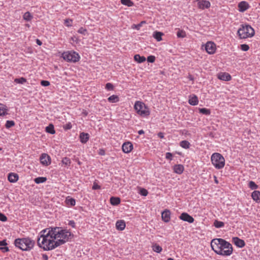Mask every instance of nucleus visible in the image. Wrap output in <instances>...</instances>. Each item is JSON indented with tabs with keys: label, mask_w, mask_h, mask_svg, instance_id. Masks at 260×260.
<instances>
[{
	"label": "nucleus",
	"mask_w": 260,
	"mask_h": 260,
	"mask_svg": "<svg viewBox=\"0 0 260 260\" xmlns=\"http://www.w3.org/2000/svg\"><path fill=\"white\" fill-rule=\"evenodd\" d=\"M41 235L38 238L37 244L39 247L43 249L44 250H51L59 246L61 241H55V239L52 235V232L50 228L43 230L41 232Z\"/></svg>",
	"instance_id": "1"
},
{
	"label": "nucleus",
	"mask_w": 260,
	"mask_h": 260,
	"mask_svg": "<svg viewBox=\"0 0 260 260\" xmlns=\"http://www.w3.org/2000/svg\"><path fill=\"white\" fill-rule=\"evenodd\" d=\"M211 247L217 254L222 256H230L233 251L232 244L224 239L215 238L211 240Z\"/></svg>",
	"instance_id": "2"
},
{
	"label": "nucleus",
	"mask_w": 260,
	"mask_h": 260,
	"mask_svg": "<svg viewBox=\"0 0 260 260\" xmlns=\"http://www.w3.org/2000/svg\"><path fill=\"white\" fill-rule=\"evenodd\" d=\"M52 232V235L54 239H59L57 241H61L62 243H59V246L64 244L66 242L71 240L74 237V235L69 230L63 229L61 227L50 228Z\"/></svg>",
	"instance_id": "3"
},
{
	"label": "nucleus",
	"mask_w": 260,
	"mask_h": 260,
	"mask_svg": "<svg viewBox=\"0 0 260 260\" xmlns=\"http://www.w3.org/2000/svg\"><path fill=\"white\" fill-rule=\"evenodd\" d=\"M35 244L34 240L30 238H18L15 240V246L23 251H29L31 249Z\"/></svg>",
	"instance_id": "4"
},
{
	"label": "nucleus",
	"mask_w": 260,
	"mask_h": 260,
	"mask_svg": "<svg viewBox=\"0 0 260 260\" xmlns=\"http://www.w3.org/2000/svg\"><path fill=\"white\" fill-rule=\"evenodd\" d=\"M237 34L240 39H246L253 37L255 30L250 25H241L238 30Z\"/></svg>",
	"instance_id": "5"
},
{
	"label": "nucleus",
	"mask_w": 260,
	"mask_h": 260,
	"mask_svg": "<svg viewBox=\"0 0 260 260\" xmlns=\"http://www.w3.org/2000/svg\"><path fill=\"white\" fill-rule=\"evenodd\" d=\"M134 108L137 114L142 117H148L150 114L148 107L141 101H136Z\"/></svg>",
	"instance_id": "6"
},
{
	"label": "nucleus",
	"mask_w": 260,
	"mask_h": 260,
	"mask_svg": "<svg viewBox=\"0 0 260 260\" xmlns=\"http://www.w3.org/2000/svg\"><path fill=\"white\" fill-rule=\"evenodd\" d=\"M212 165L217 169L223 168L225 165V159L223 156L219 153H214L211 157Z\"/></svg>",
	"instance_id": "7"
},
{
	"label": "nucleus",
	"mask_w": 260,
	"mask_h": 260,
	"mask_svg": "<svg viewBox=\"0 0 260 260\" xmlns=\"http://www.w3.org/2000/svg\"><path fill=\"white\" fill-rule=\"evenodd\" d=\"M61 57L64 60L74 63L78 62L80 59L79 54L74 51H64L62 53Z\"/></svg>",
	"instance_id": "8"
},
{
	"label": "nucleus",
	"mask_w": 260,
	"mask_h": 260,
	"mask_svg": "<svg viewBox=\"0 0 260 260\" xmlns=\"http://www.w3.org/2000/svg\"><path fill=\"white\" fill-rule=\"evenodd\" d=\"M204 46L205 49L208 54H213L215 53L216 45L213 42L208 41Z\"/></svg>",
	"instance_id": "9"
},
{
	"label": "nucleus",
	"mask_w": 260,
	"mask_h": 260,
	"mask_svg": "<svg viewBox=\"0 0 260 260\" xmlns=\"http://www.w3.org/2000/svg\"><path fill=\"white\" fill-rule=\"evenodd\" d=\"M40 162L42 165L48 166L51 164V158L49 155L46 153H43L40 157Z\"/></svg>",
	"instance_id": "10"
},
{
	"label": "nucleus",
	"mask_w": 260,
	"mask_h": 260,
	"mask_svg": "<svg viewBox=\"0 0 260 260\" xmlns=\"http://www.w3.org/2000/svg\"><path fill=\"white\" fill-rule=\"evenodd\" d=\"M238 10L240 12H244L250 8L249 4L246 1H242L238 5Z\"/></svg>",
	"instance_id": "11"
},
{
	"label": "nucleus",
	"mask_w": 260,
	"mask_h": 260,
	"mask_svg": "<svg viewBox=\"0 0 260 260\" xmlns=\"http://www.w3.org/2000/svg\"><path fill=\"white\" fill-rule=\"evenodd\" d=\"M179 218L180 219L190 223H193L194 221V218L186 212H182L179 216Z\"/></svg>",
	"instance_id": "12"
},
{
	"label": "nucleus",
	"mask_w": 260,
	"mask_h": 260,
	"mask_svg": "<svg viewBox=\"0 0 260 260\" xmlns=\"http://www.w3.org/2000/svg\"><path fill=\"white\" fill-rule=\"evenodd\" d=\"M210 6V2L207 0H202L201 2H199V3L198 4V8L201 10L209 9Z\"/></svg>",
	"instance_id": "13"
},
{
	"label": "nucleus",
	"mask_w": 260,
	"mask_h": 260,
	"mask_svg": "<svg viewBox=\"0 0 260 260\" xmlns=\"http://www.w3.org/2000/svg\"><path fill=\"white\" fill-rule=\"evenodd\" d=\"M133 149V145L130 142H125L122 146V151L126 153H129Z\"/></svg>",
	"instance_id": "14"
},
{
	"label": "nucleus",
	"mask_w": 260,
	"mask_h": 260,
	"mask_svg": "<svg viewBox=\"0 0 260 260\" xmlns=\"http://www.w3.org/2000/svg\"><path fill=\"white\" fill-rule=\"evenodd\" d=\"M217 78L222 81H230L232 79L231 76L228 73H220L217 75Z\"/></svg>",
	"instance_id": "15"
},
{
	"label": "nucleus",
	"mask_w": 260,
	"mask_h": 260,
	"mask_svg": "<svg viewBox=\"0 0 260 260\" xmlns=\"http://www.w3.org/2000/svg\"><path fill=\"white\" fill-rule=\"evenodd\" d=\"M232 241L238 247L243 248L245 245L244 241L238 237H233Z\"/></svg>",
	"instance_id": "16"
},
{
	"label": "nucleus",
	"mask_w": 260,
	"mask_h": 260,
	"mask_svg": "<svg viewBox=\"0 0 260 260\" xmlns=\"http://www.w3.org/2000/svg\"><path fill=\"white\" fill-rule=\"evenodd\" d=\"M188 103L192 106L197 105L199 103V99L197 95L191 94L189 96Z\"/></svg>",
	"instance_id": "17"
},
{
	"label": "nucleus",
	"mask_w": 260,
	"mask_h": 260,
	"mask_svg": "<svg viewBox=\"0 0 260 260\" xmlns=\"http://www.w3.org/2000/svg\"><path fill=\"white\" fill-rule=\"evenodd\" d=\"M79 138L80 142L83 144H85L89 140V135L88 133L82 132L80 134Z\"/></svg>",
	"instance_id": "18"
},
{
	"label": "nucleus",
	"mask_w": 260,
	"mask_h": 260,
	"mask_svg": "<svg viewBox=\"0 0 260 260\" xmlns=\"http://www.w3.org/2000/svg\"><path fill=\"white\" fill-rule=\"evenodd\" d=\"M116 228L119 231H123L125 228V223L123 220H119L116 222Z\"/></svg>",
	"instance_id": "19"
},
{
	"label": "nucleus",
	"mask_w": 260,
	"mask_h": 260,
	"mask_svg": "<svg viewBox=\"0 0 260 260\" xmlns=\"http://www.w3.org/2000/svg\"><path fill=\"white\" fill-rule=\"evenodd\" d=\"M19 177L18 175L14 173H11L9 174L8 176V180L12 183H14L17 181L18 180Z\"/></svg>",
	"instance_id": "20"
},
{
	"label": "nucleus",
	"mask_w": 260,
	"mask_h": 260,
	"mask_svg": "<svg viewBox=\"0 0 260 260\" xmlns=\"http://www.w3.org/2000/svg\"><path fill=\"white\" fill-rule=\"evenodd\" d=\"M184 169V167L182 165H176L173 167L174 172L178 174H182Z\"/></svg>",
	"instance_id": "21"
},
{
	"label": "nucleus",
	"mask_w": 260,
	"mask_h": 260,
	"mask_svg": "<svg viewBox=\"0 0 260 260\" xmlns=\"http://www.w3.org/2000/svg\"><path fill=\"white\" fill-rule=\"evenodd\" d=\"M8 108L7 107L2 103H0V116H4L8 114Z\"/></svg>",
	"instance_id": "22"
},
{
	"label": "nucleus",
	"mask_w": 260,
	"mask_h": 260,
	"mask_svg": "<svg viewBox=\"0 0 260 260\" xmlns=\"http://www.w3.org/2000/svg\"><path fill=\"white\" fill-rule=\"evenodd\" d=\"M251 197L255 202L257 203L260 202V191L257 190L254 191L251 194Z\"/></svg>",
	"instance_id": "23"
},
{
	"label": "nucleus",
	"mask_w": 260,
	"mask_h": 260,
	"mask_svg": "<svg viewBox=\"0 0 260 260\" xmlns=\"http://www.w3.org/2000/svg\"><path fill=\"white\" fill-rule=\"evenodd\" d=\"M164 36V34L160 31H155L153 34V37L157 41L160 42L162 39V36Z\"/></svg>",
	"instance_id": "24"
},
{
	"label": "nucleus",
	"mask_w": 260,
	"mask_h": 260,
	"mask_svg": "<svg viewBox=\"0 0 260 260\" xmlns=\"http://www.w3.org/2000/svg\"><path fill=\"white\" fill-rule=\"evenodd\" d=\"M171 212H161V218L163 221L168 222L170 220Z\"/></svg>",
	"instance_id": "25"
},
{
	"label": "nucleus",
	"mask_w": 260,
	"mask_h": 260,
	"mask_svg": "<svg viewBox=\"0 0 260 260\" xmlns=\"http://www.w3.org/2000/svg\"><path fill=\"white\" fill-rule=\"evenodd\" d=\"M108 101L111 103H115L119 101V98L118 95L113 94L108 98Z\"/></svg>",
	"instance_id": "26"
},
{
	"label": "nucleus",
	"mask_w": 260,
	"mask_h": 260,
	"mask_svg": "<svg viewBox=\"0 0 260 260\" xmlns=\"http://www.w3.org/2000/svg\"><path fill=\"white\" fill-rule=\"evenodd\" d=\"M134 60L138 63H142L146 60V58L143 56H140L139 54H136L134 56Z\"/></svg>",
	"instance_id": "27"
},
{
	"label": "nucleus",
	"mask_w": 260,
	"mask_h": 260,
	"mask_svg": "<svg viewBox=\"0 0 260 260\" xmlns=\"http://www.w3.org/2000/svg\"><path fill=\"white\" fill-rule=\"evenodd\" d=\"M33 18V16L30 14L29 12H25L23 15V19L26 21H29Z\"/></svg>",
	"instance_id": "28"
},
{
	"label": "nucleus",
	"mask_w": 260,
	"mask_h": 260,
	"mask_svg": "<svg viewBox=\"0 0 260 260\" xmlns=\"http://www.w3.org/2000/svg\"><path fill=\"white\" fill-rule=\"evenodd\" d=\"M120 202V198L118 197H111L110 198V203L113 205H117Z\"/></svg>",
	"instance_id": "29"
},
{
	"label": "nucleus",
	"mask_w": 260,
	"mask_h": 260,
	"mask_svg": "<svg viewBox=\"0 0 260 260\" xmlns=\"http://www.w3.org/2000/svg\"><path fill=\"white\" fill-rule=\"evenodd\" d=\"M46 132L51 134H54L55 133L54 126L52 124H49L48 126L46 127Z\"/></svg>",
	"instance_id": "30"
},
{
	"label": "nucleus",
	"mask_w": 260,
	"mask_h": 260,
	"mask_svg": "<svg viewBox=\"0 0 260 260\" xmlns=\"http://www.w3.org/2000/svg\"><path fill=\"white\" fill-rule=\"evenodd\" d=\"M180 146L184 149H188L190 147V143L188 141L184 140L180 142Z\"/></svg>",
	"instance_id": "31"
},
{
	"label": "nucleus",
	"mask_w": 260,
	"mask_h": 260,
	"mask_svg": "<svg viewBox=\"0 0 260 260\" xmlns=\"http://www.w3.org/2000/svg\"><path fill=\"white\" fill-rule=\"evenodd\" d=\"M67 205L70 206H73L75 205V200L73 198H67L66 200Z\"/></svg>",
	"instance_id": "32"
},
{
	"label": "nucleus",
	"mask_w": 260,
	"mask_h": 260,
	"mask_svg": "<svg viewBox=\"0 0 260 260\" xmlns=\"http://www.w3.org/2000/svg\"><path fill=\"white\" fill-rule=\"evenodd\" d=\"M213 225L216 228H220L224 226V223L222 221L215 220L213 223Z\"/></svg>",
	"instance_id": "33"
},
{
	"label": "nucleus",
	"mask_w": 260,
	"mask_h": 260,
	"mask_svg": "<svg viewBox=\"0 0 260 260\" xmlns=\"http://www.w3.org/2000/svg\"><path fill=\"white\" fill-rule=\"evenodd\" d=\"M47 180V178L46 177H39L35 179L34 181L37 184H39L41 183H44Z\"/></svg>",
	"instance_id": "34"
},
{
	"label": "nucleus",
	"mask_w": 260,
	"mask_h": 260,
	"mask_svg": "<svg viewBox=\"0 0 260 260\" xmlns=\"http://www.w3.org/2000/svg\"><path fill=\"white\" fill-rule=\"evenodd\" d=\"M152 249L157 253H160L162 251L161 247L157 244H155L152 246Z\"/></svg>",
	"instance_id": "35"
},
{
	"label": "nucleus",
	"mask_w": 260,
	"mask_h": 260,
	"mask_svg": "<svg viewBox=\"0 0 260 260\" xmlns=\"http://www.w3.org/2000/svg\"><path fill=\"white\" fill-rule=\"evenodd\" d=\"M121 3L122 5L131 7L134 5V3L131 0H121Z\"/></svg>",
	"instance_id": "36"
},
{
	"label": "nucleus",
	"mask_w": 260,
	"mask_h": 260,
	"mask_svg": "<svg viewBox=\"0 0 260 260\" xmlns=\"http://www.w3.org/2000/svg\"><path fill=\"white\" fill-rule=\"evenodd\" d=\"M199 111L200 113L206 115H209L211 113L210 110L206 108H200Z\"/></svg>",
	"instance_id": "37"
},
{
	"label": "nucleus",
	"mask_w": 260,
	"mask_h": 260,
	"mask_svg": "<svg viewBox=\"0 0 260 260\" xmlns=\"http://www.w3.org/2000/svg\"><path fill=\"white\" fill-rule=\"evenodd\" d=\"M14 82L18 84H23L26 82V79L23 77L16 78L14 80Z\"/></svg>",
	"instance_id": "38"
},
{
	"label": "nucleus",
	"mask_w": 260,
	"mask_h": 260,
	"mask_svg": "<svg viewBox=\"0 0 260 260\" xmlns=\"http://www.w3.org/2000/svg\"><path fill=\"white\" fill-rule=\"evenodd\" d=\"M249 187L251 189H256L258 188V185H256L254 182L252 181H249L248 183Z\"/></svg>",
	"instance_id": "39"
},
{
	"label": "nucleus",
	"mask_w": 260,
	"mask_h": 260,
	"mask_svg": "<svg viewBox=\"0 0 260 260\" xmlns=\"http://www.w3.org/2000/svg\"><path fill=\"white\" fill-rule=\"evenodd\" d=\"M71 161L68 157H65L62 159V163L66 166H69L71 164Z\"/></svg>",
	"instance_id": "40"
},
{
	"label": "nucleus",
	"mask_w": 260,
	"mask_h": 260,
	"mask_svg": "<svg viewBox=\"0 0 260 260\" xmlns=\"http://www.w3.org/2000/svg\"><path fill=\"white\" fill-rule=\"evenodd\" d=\"M177 36L178 38H183L185 37V36H186L185 32L183 30H179L177 32Z\"/></svg>",
	"instance_id": "41"
},
{
	"label": "nucleus",
	"mask_w": 260,
	"mask_h": 260,
	"mask_svg": "<svg viewBox=\"0 0 260 260\" xmlns=\"http://www.w3.org/2000/svg\"><path fill=\"white\" fill-rule=\"evenodd\" d=\"M15 125V122L12 120H7L5 124L6 127L9 128Z\"/></svg>",
	"instance_id": "42"
},
{
	"label": "nucleus",
	"mask_w": 260,
	"mask_h": 260,
	"mask_svg": "<svg viewBox=\"0 0 260 260\" xmlns=\"http://www.w3.org/2000/svg\"><path fill=\"white\" fill-rule=\"evenodd\" d=\"M78 32L84 35H86L87 34V30L86 28L81 27L78 29Z\"/></svg>",
	"instance_id": "43"
},
{
	"label": "nucleus",
	"mask_w": 260,
	"mask_h": 260,
	"mask_svg": "<svg viewBox=\"0 0 260 260\" xmlns=\"http://www.w3.org/2000/svg\"><path fill=\"white\" fill-rule=\"evenodd\" d=\"M240 48L243 51H247L249 49V46L247 44H241Z\"/></svg>",
	"instance_id": "44"
},
{
	"label": "nucleus",
	"mask_w": 260,
	"mask_h": 260,
	"mask_svg": "<svg viewBox=\"0 0 260 260\" xmlns=\"http://www.w3.org/2000/svg\"><path fill=\"white\" fill-rule=\"evenodd\" d=\"M73 20L70 19H66L64 20V25L68 27L71 26L72 25Z\"/></svg>",
	"instance_id": "45"
},
{
	"label": "nucleus",
	"mask_w": 260,
	"mask_h": 260,
	"mask_svg": "<svg viewBox=\"0 0 260 260\" xmlns=\"http://www.w3.org/2000/svg\"><path fill=\"white\" fill-rule=\"evenodd\" d=\"M105 88L108 90H113L114 89V86L111 83H108L106 84Z\"/></svg>",
	"instance_id": "46"
},
{
	"label": "nucleus",
	"mask_w": 260,
	"mask_h": 260,
	"mask_svg": "<svg viewBox=\"0 0 260 260\" xmlns=\"http://www.w3.org/2000/svg\"><path fill=\"white\" fill-rule=\"evenodd\" d=\"M72 125L71 122H68L63 126V128L65 130H69L71 129Z\"/></svg>",
	"instance_id": "47"
},
{
	"label": "nucleus",
	"mask_w": 260,
	"mask_h": 260,
	"mask_svg": "<svg viewBox=\"0 0 260 260\" xmlns=\"http://www.w3.org/2000/svg\"><path fill=\"white\" fill-rule=\"evenodd\" d=\"M140 193L142 196H146L148 194V191L146 189L141 188L140 189Z\"/></svg>",
	"instance_id": "48"
},
{
	"label": "nucleus",
	"mask_w": 260,
	"mask_h": 260,
	"mask_svg": "<svg viewBox=\"0 0 260 260\" xmlns=\"http://www.w3.org/2000/svg\"><path fill=\"white\" fill-rule=\"evenodd\" d=\"M155 59V57L154 56H153V55L149 56L147 57V61L149 62L152 63V62H154Z\"/></svg>",
	"instance_id": "49"
},
{
	"label": "nucleus",
	"mask_w": 260,
	"mask_h": 260,
	"mask_svg": "<svg viewBox=\"0 0 260 260\" xmlns=\"http://www.w3.org/2000/svg\"><path fill=\"white\" fill-rule=\"evenodd\" d=\"M0 220L3 222L7 220V217L2 212H0Z\"/></svg>",
	"instance_id": "50"
},
{
	"label": "nucleus",
	"mask_w": 260,
	"mask_h": 260,
	"mask_svg": "<svg viewBox=\"0 0 260 260\" xmlns=\"http://www.w3.org/2000/svg\"><path fill=\"white\" fill-rule=\"evenodd\" d=\"M172 157H173V155L170 152H167L166 153V158L168 159V160H172Z\"/></svg>",
	"instance_id": "51"
},
{
	"label": "nucleus",
	"mask_w": 260,
	"mask_h": 260,
	"mask_svg": "<svg viewBox=\"0 0 260 260\" xmlns=\"http://www.w3.org/2000/svg\"><path fill=\"white\" fill-rule=\"evenodd\" d=\"M41 84L44 86H48L50 85V82L48 81L43 80L41 81Z\"/></svg>",
	"instance_id": "52"
},
{
	"label": "nucleus",
	"mask_w": 260,
	"mask_h": 260,
	"mask_svg": "<svg viewBox=\"0 0 260 260\" xmlns=\"http://www.w3.org/2000/svg\"><path fill=\"white\" fill-rule=\"evenodd\" d=\"M0 250L2 251L3 252H8L9 251V249L6 246L4 247H0Z\"/></svg>",
	"instance_id": "53"
},
{
	"label": "nucleus",
	"mask_w": 260,
	"mask_h": 260,
	"mask_svg": "<svg viewBox=\"0 0 260 260\" xmlns=\"http://www.w3.org/2000/svg\"><path fill=\"white\" fill-rule=\"evenodd\" d=\"M101 188V186L99 185L97 183H94L93 185L92 186V189L95 190V189H99Z\"/></svg>",
	"instance_id": "54"
},
{
	"label": "nucleus",
	"mask_w": 260,
	"mask_h": 260,
	"mask_svg": "<svg viewBox=\"0 0 260 260\" xmlns=\"http://www.w3.org/2000/svg\"><path fill=\"white\" fill-rule=\"evenodd\" d=\"M7 245V243L6 240L0 241V246H5Z\"/></svg>",
	"instance_id": "55"
},
{
	"label": "nucleus",
	"mask_w": 260,
	"mask_h": 260,
	"mask_svg": "<svg viewBox=\"0 0 260 260\" xmlns=\"http://www.w3.org/2000/svg\"><path fill=\"white\" fill-rule=\"evenodd\" d=\"M68 225L72 226V228L75 227V223L73 220L69 221Z\"/></svg>",
	"instance_id": "56"
},
{
	"label": "nucleus",
	"mask_w": 260,
	"mask_h": 260,
	"mask_svg": "<svg viewBox=\"0 0 260 260\" xmlns=\"http://www.w3.org/2000/svg\"><path fill=\"white\" fill-rule=\"evenodd\" d=\"M145 21H142L141 22V23L140 24H139L138 25H135V28H136V29H140V27L142 26V23H145Z\"/></svg>",
	"instance_id": "57"
},
{
	"label": "nucleus",
	"mask_w": 260,
	"mask_h": 260,
	"mask_svg": "<svg viewBox=\"0 0 260 260\" xmlns=\"http://www.w3.org/2000/svg\"><path fill=\"white\" fill-rule=\"evenodd\" d=\"M42 258L43 260H48V256L46 254H42Z\"/></svg>",
	"instance_id": "58"
},
{
	"label": "nucleus",
	"mask_w": 260,
	"mask_h": 260,
	"mask_svg": "<svg viewBox=\"0 0 260 260\" xmlns=\"http://www.w3.org/2000/svg\"><path fill=\"white\" fill-rule=\"evenodd\" d=\"M158 136L161 139L164 138V134L161 132L158 134Z\"/></svg>",
	"instance_id": "59"
},
{
	"label": "nucleus",
	"mask_w": 260,
	"mask_h": 260,
	"mask_svg": "<svg viewBox=\"0 0 260 260\" xmlns=\"http://www.w3.org/2000/svg\"><path fill=\"white\" fill-rule=\"evenodd\" d=\"M99 154L101 155H103L105 154V151L103 149H100Z\"/></svg>",
	"instance_id": "60"
},
{
	"label": "nucleus",
	"mask_w": 260,
	"mask_h": 260,
	"mask_svg": "<svg viewBox=\"0 0 260 260\" xmlns=\"http://www.w3.org/2000/svg\"><path fill=\"white\" fill-rule=\"evenodd\" d=\"M36 43L38 45H40V46H41L42 44V42L39 39L36 40Z\"/></svg>",
	"instance_id": "61"
},
{
	"label": "nucleus",
	"mask_w": 260,
	"mask_h": 260,
	"mask_svg": "<svg viewBox=\"0 0 260 260\" xmlns=\"http://www.w3.org/2000/svg\"><path fill=\"white\" fill-rule=\"evenodd\" d=\"M214 181H215V183L216 184H218V180L217 179V177L216 176H214Z\"/></svg>",
	"instance_id": "62"
},
{
	"label": "nucleus",
	"mask_w": 260,
	"mask_h": 260,
	"mask_svg": "<svg viewBox=\"0 0 260 260\" xmlns=\"http://www.w3.org/2000/svg\"><path fill=\"white\" fill-rule=\"evenodd\" d=\"M138 134L139 135H142V134H144V132L143 130L141 129V130H140V131H138Z\"/></svg>",
	"instance_id": "63"
},
{
	"label": "nucleus",
	"mask_w": 260,
	"mask_h": 260,
	"mask_svg": "<svg viewBox=\"0 0 260 260\" xmlns=\"http://www.w3.org/2000/svg\"><path fill=\"white\" fill-rule=\"evenodd\" d=\"M167 260H174L173 258H169Z\"/></svg>",
	"instance_id": "64"
}]
</instances>
